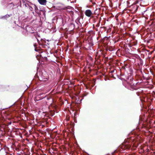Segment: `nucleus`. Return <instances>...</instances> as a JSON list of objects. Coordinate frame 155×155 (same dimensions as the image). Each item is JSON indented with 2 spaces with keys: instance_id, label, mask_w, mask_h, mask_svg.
Listing matches in <instances>:
<instances>
[{
  "instance_id": "obj_1",
  "label": "nucleus",
  "mask_w": 155,
  "mask_h": 155,
  "mask_svg": "<svg viewBox=\"0 0 155 155\" xmlns=\"http://www.w3.org/2000/svg\"><path fill=\"white\" fill-rule=\"evenodd\" d=\"M85 14L87 16L90 17L92 15V13L91 10L88 9L85 11Z\"/></svg>"
},
{
  "instance_id": "obj_2",
  "label": "nucleus",
  "mask_w": 155,
  "mask_h": 155,
  "mask_svg": "<svg viewBox=\"0 0 155 155\" xmlns=\"http://www.w3.org/2000/svg\"><path fill=\"white\" fill-rule=\"evenodd\" d=\"M39 80L42 81H45L47 80V78L46 77L44 76L43 74H42L40 77H38Z\"/></svg>"
},
{
  "instance_id": "obj_3",
  "label": "nucleus",
  "mask_w": 155,
  "mask_h": 155,
  "mask_svg": "<svg viewBox=\"0 0 155 155\" xmlns=\"http://www.w3.org/2000/svg\"><path fill=\"white\" fill-rule=\"evenodd\" d=\"M38 2L39 3L42 5H45L46 4V0H38Z\"/></svg>"
},
{
  "instance_id": "obj_4",
  "label": "nucleus",
  "mask_w": 155,
  "mask_h": 155,
  "mask_svg": "<svg viewBox=\"0 0 155 155\" xmlns=\"http://www.w3.org/2000/svg\"><path fill=\"white\" fill-rule=\"evenodd\" d=\"M34 5L33 4H32L31 6L28 5V8L31 11H33L34 8V7H33Z\"/></svg>"
},
{
  "instance_id": "obj_5",
  "label": "nucleus",
  "mask_w": 155,
  "mask_h": 155,
  "mask_svg": "<svg viewBox=\"0 0 155 155\" xmlns=\"http://www.w3.org/2000/svg\"><path fill=\"white\" fill-rule=\"evenodd\" d=\"M33 7H34V9L35 12L37 13H38V7L35 5L33 6Z\"/></svg>"
},
{
  "instance_id": "obj_6",
  "label": "nucleus",
  "mask_w": 155,
  "mask_h": 155,
  "mask_svg": "<svg viewBox=\"0 0 155 155\" xmlns=\"http://www.w3.org/2000/svg\"><path fill=\"white\" fill-rule=\"evenodd\" d=\"M25 6L26 7H28V4H25ZM27 8L28 7H27Z\"/></svg>"
},
{
  "instance_id": "obj_7",
  "label": "nucleus",
  "mask_w": 155,
  "mask_h": 155,
  "mask_svg": "<svg viewBox=\"0 0 155 155\" xmlns=\"http://www.w3.org/2000/svg\"><path fill=\"white\" fill-rule=\"evenodd\" d=\"M36 38H37V41H38V43H39V41L38 40V38H37L36 37Z\"/></svg>"
},
{
  "instance_id": "obj_8",
  "label": "nucleus",
  "mask_w": 155,
  "mask_h": 155,
  "mask_svg": "<svg viewBox=\"0 0 155 155\" xmlns=\"http://www.w3.org/2000/svg\"><path fill=\"white\" fill-rule=\"evenodd\" d=\"M138 8V7L137 6H136V10H137Z\"/></svg>"
},
{
  "instance_id": "obj_9",
  "label": "nucleus",
  "mask_w": 155,
  "mask_h": 155,
  "mask_svg": "<svg viewBox=\"0 0 155 155\" xmlns=\"http://www.w3.org/2000/svg\"><path fill=\"white\" fill-rule=\"evenodd\" d=\"M32 13H33V14H34V12H32Z\"/></svg>"
},
{
  "instance_id": "obj_10",
  "label": "nucleus",
  "mask_w": 155,
  "mask_h": 155,
  "mask_svg": "<svg viewBox=\"0 0 155 155\" xmlns=\"http://www.w3.org/2000/svg\"><path fill=\"white\" fill-rule=\"evenodd\" d=\"M134 147H137V146H134Z\"/></svg>"
},
{
  "instance_id": "obj_11",
  "label": "nucleus",
  "mask_w": 155,
  "mask_h": 155,
  "mask_svg": "<svg viewBox=\"0 0 155 155\" xmlns=\"http://www.w3.org/2000/svg\"><path fill=\"white\" fill-rule=\"evenodd\" d=\"M8 16L9 17H10V16H9V15H8Z\"/></svg>"
}]
</instances>
